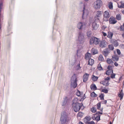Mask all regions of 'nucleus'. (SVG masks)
Wrapping results in <instances>:
<instances>
[{"label": "nucleus", "mask_w": 124, "mask_h": 124, "mask_svg": "<svg viewBox=\"0 0 124 124\" xmlns=\"http://www.w3.org/2000/svg\"><path fill=\"white\" fill-rule=\"evenodd\" d=\"M110 79V77H107L105 79V80H108Z\"/></svg>", "instance_id": "obj_55"}, {"label": "nucleus", "mask_w": 124, "mask_h": 124, "mask_svg": "<svg viewBox=\"0 0 124 124\" xmlns=\"http://www.w3.org/2000/svg\"><path fill=\"white\" fill-rule=\"evenodd\" d=\"M88 124H95V123L93 121H92L88 123Z\"/></svg>", "instance_id": "obj_51"}, {"label": "nucleus", "mask_w": 124, "mask_h": 124, "mask_svg": "<svg viewBox=\"0 0 124 124\" xmlns=\"http://www.w3.org/2000/svg\"><path fill=\"white\" fill-rule=\"evenodd\" d=\"M109 53V50L108 48L105 49L102 52L103 54L106 57L108 55Z\"/></svg>", "instance_id": "obj_12"}, {"label": "nucleus", "mask_w": 124, "mask_h": 124, "mask_svg": "<svg viewBox=\"0 0 124 124\" xmlns=\"http://www.w3.org/2000/svg\"><path fill=\"white\" fill-rule=\"evenodd\" d=\"M107 62L109 64H113L114 63L112 60L109 58H107Z\"/></svg>", "instance_id": "obj_25"}, {"label": "nucleus", "mask_w": 124, "mask_h": 124, "mask_svg": "<svg viewBox=\"0 0 124 124\" xmlns=\"http://www.w3.org/2000/svg\"><path fill=\"white\" fill-rule=\"evenodd\" d=\"M112 59L114 61H117L119 60V58L117 55H113L112 56Z\"/></svg>", "instance_id": "obj_21"}, {"label": "nucleus", "mask_w": 124, "mask_h": 124, "mask_svg": "<svg viewBox=\"0 0 124 124\" xmlns=\"http://www.w3.org/2000/svg\"><path fill=\"white\" fill-rule=\"evenodd\" d=\"M76 95L78 96H80L81 95V92L79 90H77L76 93Z\"/></svg>", "instance_id": "obj_40"}, {"label": "nucleus", "mask_w": 124, "mask_h": 124, "mask_svg": "<svg viewBox=\"0 0 124 124\" xmlns=\"http://www.w3.org/2000/svg\"><path fill=\"white\" fill-rule=\"evenodd\" d=\"M115 74H111V77L112 78H115Z\"/></svg>", "instance_id": "obj_46"}, {"label": "nucleus", "mask_w": 124, "mask_h": 124, "mask_svg": "<svg viewBox=\"0 0 124 124\" xmlns=\"http://www.w3.org/2000/svg\"><path fill=\"white\" fill-rule=\"evenodd\" d=\"M91 53L93 55L95 54L98 53L97 49L95 48H92L91 50Z\"/></svg>", "instance_id": "obj_16"}, {"label": "nucleus", "mask_w": 124, "mask_h": 124, "mask_svg": "<svg viewBox=\"0 0 124 124\" xmlns=\"http://www.w3.org/2000/svg\"><path fill=\"white\" fill-rule=\"evenodd\" d=\"M109 71H110V70H108L106 71V74L108 75H109L111 74V72H109Z\"/></svg>", "instance_id": "obj_50"}, {"label": "nucleus", "mask_w": 124, "mask_h": 124, "mask_svg": "<svg viewBox=\"0 0 124 124\" xmlns=\"http://www.w3.org/2000/svg\"><path fill=\"white\" fill-rule=\"evenodd\" d=\"M94 63V61L93 59H89L88 63V65H89L92 66Z\"/></svg>", "instance_id": "obj_20"}, {"label": "nucleus", "mask_w": 124, "mask_h": 124, "mask_svg": "<svg viewBox=\"0 0 124 124\" xmlns=\"http://www.w3.org/2000/svg\"><path fill=\"white\" fill-rule=\"evenodd\" d=\"M78 99L77 98H75L72 101V107L74 111L76 112L79 111L81 107L83 105L82 103L78 102Z\"/></svg>", "instance_id": "obj_1"}, {"label": "nucleus", "mask_w": 124, "mask_h": 124, "mask_svg": "<svg viewBox=\"0 0 124 124\" xmlns=\"http://www.w3.org/2000/svg\"><path fill=\"white\" fill-rule=\"evenodd\" d=\"M103 2L101 0H97L94 3L93 7L96 9H99L102 6Z\"/></svg>", "instance_id": "obj_4"}, {"label": "nucleus", "mask_w": 124, "mask_h": 124, "mask_svg": "<svg viewBox=\"0 0 124 124\" xmlns=\"http://www.w3.org/2000/svg\"><path fill=\"white\" fill-rule=\"evenodd\" d=\"M122 7L124 8V3L122 4Z\"/></svg>", "instance_id": "obj_63"}, {"label": "nucleus", "mask_w": 124, "mask_h": 124, "mask_svg": "<svg viewBox=\"0 0 124 124\" xmlns=\"http://www.w3.org/2000/svg\"><path fill=\"white\" fill-rule=\"evenodd\" d=\"M3 3L2 2H0V12L1 11V10L2 9L3 7Z\"/></svg>", "instance_id": "obj_45"}, {"label": "nucleus", "mask_w": 124, "mask_h": 124, "mask_svg": "<svg viewBox=\"0 0 124 124\" xmlns=\"http://www.w3.org/2000/svg\"><path fill=\"white\" fill-rule=\"evenodd\" d=\"M116 51L117 52V53L118 55H120L121 54V52L120 50L119 49H116Z\"/></svg>", "instance_id": "obj_49"}, {"label": "nucleus", "mask_w": 124, "mask_h": 124, "mask_svg": "<svg viewBox=\"0 0 124 124\" xmlns=\"http://www.w3.org/2000/svg\"><path fill=\"white\" fill-rule=\"evenodd\" d=\"M79 52L80 50H78L77 51V55L78 56L79 55Z\"/></svg>", "instance_id": "obj_53"}, {"label": "nucleus", "mask_w": 124, "mask_h": 124, "mask_svg": "<svg viewBox=\"0 0 124 124\" xmlns=\"http://www.w3.org/2000/svg\"><path fill=\"white\" fill-rule=\"evenodd\" d=\"M122 90L120 92L119 94H118L119 97L120 98V100L122 99L123 96L124 94L122 92Z\"/></svg>", "instance_id": "obj_28"}, {"label": "nucleus", "mask_w": 124, "mask_h": 124, "mask_svg": "<svg viewBox=\"0 0 124 124\" xmlns=\"http://www.w3.org/2000/svg\"><path fill=\"white\" fill-rule=\"evenodd\" d=\"M112 66L110 65H109L108 67V70H110V71L113 72V70L112 69Z\"/></svg>", "instance_id": "obj_36"}, {"label": "nucleus", "mask_w": 124, "mask_h": 124, "mask_svg": "<svg viewBox=\"0 0 124 124\" xmlns=\"http://www.w3.org/2000/svg\"><path fill=\"white\" fill-rule=\"evenodd\" d=\"M91 56V55L90 53H87L85 54V58L86 59H89Z\"/></svg>", "instance_id": "obj_22"}, {"label": "nucleus", "mask_w": 124, "mask_h": 124, "mask_svg": "<svg viewBox=\"0 0 124 124\" xmlns=\"http://www.w3.org/2000/svg\"><path fill=\"white\" fill-rule=\"evenodd\" d=\"M113 35V33L112 32L109 31L108 32V34L107 37L110 39H111Z\"/></svg>", "instance_id": "obj_23"}, {"label": "nucleus", "mask_w": 124, "mask_h": 124, "mask_svg": "<svg viewBox=\"0 0 124 124\" xmlns=\"http://www.w3.org/2000/svg\"><path fill=\"white\" fill-rule=\"evenodd\" d=\"M87 36L88 38L91 37L92 35V32L91 31H88L87 32Z\"/></svg>", "instance_id": "obj_30"}, {"label": "nucleus", "mask_w": 124, "mask_h": 124, "mask_svg": "<svg viewBox=\"0 0 124 124\" xmlns=\"http://www.w3.org/2000/svg\"><path fill=\"white\" fill-rule=\"evenodd\" d=\"M96 108L93 107L91 109V111L92 112L95 113L96 111Z\"/></svg>", "instance_id": "obj_41"}, {"label": "nucleus", "mask_w": 124, "mask_h": 124, "mask_svg": "<svg viewBox=\"0 0 124 124\" xmlns=\"http://www.w3.org/2000/svg\"><path fill=\"white\" fill-rule=\"evenodd\" d=\"M104 93H101L99 96V97L101 100L104 99Z\"/></svg>", "instance_id": "obj_38"}, {"label": "nucleus", "mask_w": 124, "mask_h": 124, "mask_svg": "<svg viewBox=\"0 0 124 124\" xmlns=\"http://www.w3.org/2000/svg\"><path fill=\"white\" fill-rule=\"evenodd\" d=\"M108 5L109 9L111 10L113 9V3L112 2H109Z\"/></svg>", "instance_id": "obj_26"}, {"label": "nucleus", "mask_w": 124, "mask_h": 124, "mask_svg": "<svg viewBox=\"0 0 124 124\" xmlns=\"http://www.w3.org/2000/svg\"><path fill=\"white\" fill-rule=\"evenodd\" d=\"M122 7V4H121V5L120 6H118V7L119 8H123V7Z\"/></svg>", "instance_id": "obj_61"}, {"label": "nucleus", "mask_w": 124, "mask_h": 124, "mask_svg": "<svg viewBox=\"0 0 124 124\" xmlns=\"http://www.w3.org/2000/svg\"><path fill=\"white\" fill-rule=\"evenodd\" d=\"M67 102V101L66 100H64V101H63V104H62V106L65 105L66 104V103Z\"/></svg>", "instance_id": "obj_47"}, {"label": "nucleus", "mask_w": 124, "mask_h": 124, "mask_svg": "<svg viewBox=\"0 0 124 124\" xmlns=\"http://www.w3.org/2000/svg\"><path fill=\"white\" fill-rule=\"evenodd\" d=\"M92 80L94 81H96L98 78V77L95 76L93 75L92 76Z\"/></svg>", "instance_id": "obj_29"}, {"label": "nucleus", "mask_w": 124, "mask_h": 124, "mask_svg": "<svg viewBox=\"0 0 124 124\" xmlns=\"http://www.w3.org/2000/svg\"><path fill=\"white\" fill-rule=\"evenodd\" d=\"M102 33L104 36H107V34L103 32H102Z\"/></svg>", "instance_id": "obj_54"}, {"label": "nucleus", "mask_w": 124, "mask_h": 124, "mask_svg": "<svg viewBox=\"0 0 124 124\" xmlns=\"http://www.w3.org/2000/svg\"><path fill=\"white\" fill-rule=\"evenodd\" d=\"M79 124H84L81 121H80L79 122Z\"/></svg>", "instance_id": "obj_64"}, {"label": "nucleus", "mask_w": 124, "mask_h": 124, "mask_svg": "<svg viewBox=\"0 0 124 124\" xmlns=\"http://www.w3.org/2000/svg\"><path fill=\"white\" fill-rule=\"evenodd\" d=\"M80 63H79L78 65H77V69L78 70L80 69L81 68V67H80Z\"/></svg>", "instance_id": "obj_52"}, {"label": "nucleus", "mask_w": 124, "mask_h": 124, "mask_svg": "<svg viewBox=\"0 0 124 124\" xmlns=\"http://www.w3.org/2000/svg\"><path fill=\"white\" fill-rule=\"evenodd\" d=\"M116 19L118 20H121V14H118L116 16Z\"/></svg>", "instance_id": "obj_24"}, {"label": "nucleus", "mask_w": 124, "mask_h": 124, "mask_svg": "<svg viewBox=\"0 0 124 124\" xmlns=\"http://www.w3.org/2000/svg\"><path fill=\"white\" fill-rule=\"evenodd\" d=\"M100 41L99 39L94 37H92L90 39L89 42L91 45L94 44L95 45H97L99 44V42Z\"/></svg>", "instance_id": "obj_5"}, {"label": "nucleus", "mask_w": 124, "mask_h": 124, "mask_svg": "<svg viewBox=\"0 0 124 124\" xmlns=\"http://www.w3.org/2000/svg\"><path fill=\"white\" fill-rule=\"evenodd\" d=\"M106 28V26H103L102 27V29H105Z\"/></svg>", "instance_id": "obj_60"}, {"label": "nucleus", "mask_w": 124, "mask_h": 124, "mask_svg": "<svg viewBox=\"0 0 124 124\" xmlns=\"http://www.w3.org/2000/svg\"><path fill=\"white\" fill-rule=\"evenodd\" d=\"M112 42L115 46L116 47L119 44L118 42L116 40L114 39L112 40Z\"/></svg>", "instance_id": "obj_19"}, {"label": "nucleus", "mask_w": 124, "mask_h": 124, "mask_svg": "<svg viewBox=\"0 0 124 124\" xmlns=\"http://www.w3.org/2000/svg\"><path fill=\"white\" fill-rule=\"evenodd\" d=\"M83 116V113L81 112H79L78 114V117H81Z\"/></svg>", "instance_id": "obj_43"}, {"label": "nucleus", "mask_w": 124, "mask_h": 124, "mask_svg": "<svg viewBox=\"0 0 124 124\" xmlns=\"http://www.w3.org/2000/svg\"><path fill=\"white\" fill-rule=\"evenodd\" d=\"M114 64L115 66H117L118 65V63L116 62H115Z\"/></svg>", "instance_id": "obj_56"}, {"label": "nucleus", "mask_w": 124, "mask_h": 124, "mask_svg": "<svg viewBox=\"0 0 124 124\" xmlns=\"http://www.w3.org/2000/svg\"><path fill=\"white\" fill-rule=\"evenodd\" d=\"M86 97L84 96L83 97V99L82 98H81V99H80V101H83L85 99V98Z\"/></svg>", "instance_id": "obj_57"}, {"label": "nucleus", "mask_w": 124, "mask_h": 124, "mask_svg": "<svg viewBox=\"0 0 124 124\" xmlns=\"http://www.w3.org/2000/svg\"><path fill=\"white\" fill-rule=\"evenodd\" d=\"M101 84H102L103 85L106 86H108L109 84V83L108 81H107L105 80L102 81L101 82Z\"/></svg>", "instance_id": "obj_17"}, {"label": "nucleus", "mask_w": 124, "mask_h": 124, "mask_svg": "<svg viewBox=\"0 0 124 124\" xmlns=\"http://www.w3.org/2000/svg\"><path fill=\"white\" fill-rule=\"evenodd\" d=\"M85 25V23L80 22L78 23L77 27L79 29L81 30L82 29L83 27Z\"/></svg>", "instance_id": "obj_10"}, {"label": "nucleus", "mask_w": 124, "mask_h": 124, "mask_svg": "<svg viewBox=\"0 0 124 124\" xmlns=\"http://www.w3.org/2000/svg\"><path fill=\"white\" fill-rule=\"evenodd\" d=\"M107 102V101L106 100H104V101H103L102 103L106 104Z\"/></svg>", "instance_id": "obj_59"}, {"label": "nucleus", "mask_w": 124, "mask_h": 124, "mask_svg": "<svg viewBox=\"0 0 124 124\" xmlns=\"http://www.w3.org/2000/svg\"><path fill=\"white\" fill-rule=\"evenodd\" d=\"M85 39L84 34L81 32H79L78 38V43L80 44L83 45L85 41Z\"/></svg>", "instance_id": "obj_3"}, {"label": "nucleus", "mask_w": 124, "mask_h": 124, "mask_svg": "<svg viewBox=\"0 0 124 124\" xmlns=\"http://www.w3.org/2000/svg\"><path fill=\"white\" fill-rule=\"evenodd\" d=\"M108 90H107V89H103L101 91V92H102L104 93H108Z\"/></svg>", "instance_id": "obj_42"}, {"label": "nucleus", "mask_w": 124, "mask_h": 124, "mask_svg": "<svg viewBox=\"0 0 124 124\" xmlns=\"http://www.w3.org/2000/svg\"><path fill=\"white\" fill-rule=\"evenodd\" d=\"M122 78V77H120V78H119V82H118V83H119L120 82V81L121 80V79Z\"/></svg>", "instance_id": "obj_62"}, {"label": "nucleus", "mask_w": 124, "mask_h": 124, "mask_svg": "<svg viewBox=\"0 0 124 124\" xmlns=\"http://www.w3.org/2000/svg\"><path fill=\"white\" fill-rule=\"evenodd\" d=\"M89 21L91 23H92L93 21V17H90L89 19Z\"/></svg>", "instance_id": "obj_48"}, {"label": "nucleus", "mask_w": 124, "mask_h": 124, "mask_svg": "<svg viewBox=\"0 0 124 124\" xmlns=\"http://www.w3.org/2000/svg\"><path fill=\"white\" fill-rule=\"evenodd\" d=\"M120 47L122 48L123 49H124V45L121 44L120 45Z\"/></svg>", "instance_id": "obj_58"}, {"label": "nucleus", "mask_w": 124, "mask_h": 124, "mask_svg": "<svg viewBox=\"0 0 124 124\" xmlns=\"http://www.w3.org/2000/svg\"><path fill=\"white\" fill-rule=\"evenodd\" d=\"M101 11H98L97 12L96 15L95 16L98 17H100V16L101 15Z\"/></svg>", "instance_id": "obj_34"}, {"label": "nucleus", "mask_w": 124, "mask_h": 124, "mask_svg": "<svg viewBox=\"0 0 124 124\" xmlns=\"http://www.w3.org/2000/svg\"><path fill=\"white\" fill-rule=\"evenodd\" d=\"M108 47L109 49L111 50H112L114 49V47L113 45H109L108 46Z\"/></svg>", "instance_id": "obj_37"}, {"label": "nucleus", "mask_w": 124, "mask_h": 124, "mask_svg": "<svg viewBox=\"0 0 124 124\" xmlns=\"http://www.w3.org/2000/svg\"><path fill=\"white\" fill-rule=\"evenodd\" d=\"M99 26L96 22H94L92 24V27L93 30H96Z\"/></svg>", "instance_id": "obj_15"}, {"label": "nucleus", "mask_w": 124, "mask_h": 124, "mask_svg": "<svg viewBox=\"0 0 124 124\" xmlns=\"http://www.w3.org/2000/svg\"><path fill=\"white\" fill-rule=\"evenodd\" d=\"M101 107V104L100 103H98L97 105V108L98 109H100Z\"/></svg>", "instance_id": "obj_44"}, {"label": "nucleus", "mask_w": 124, "mask_h": 124, "mask_svg": "<svg viewBox=\"0 0 124 124\" xmlns=\"http://www.w3.org/2000/svg\"><path fill=\"white\" fill-rule=\"evenodd\" d=\"M97 68L99 70H103L101 66V64L100 63H99L98 65L97 66Z\"/></svg>", "instance_id": "obj_35"}, {"label": "nucleus", "mask_w": 124, "mask_h": 124, "mask_svg": "<svg viewBox=\"0 0 124 124\" xmlns=\"http://www.w3.org/2000/svg\"><path fill=\"white\" fill-rule=\"evenodd\" d=\"M77 78L75 77L74 78L73 80L71 82V85L72 87L74 88H75L77 87Z\"/></svg>", "instance_id": "obj_9"}, {"label": "nucleus", "mask_w": 124, "mask_h": 124, "mask_svg": "<svg viewBox=\"0 0 124 124\" xmlns=\"http://www.w3.org/2000/svg\"><path fill=\"white\" fill-rule=\"evenodd\" d=\"M100 17L95 16L94 17V22H99L100 21Z\"/></svg>", "instance_id": "obj_31"}, {"label": "nucleus", "mask_w": 124, "mask_h": 124, "mask_svg": "<svg viewBox=\"0 0 124 124\" xmlns=\"http://www.w3.org/2000/svg\"><path fill=\"white\" fill-rule=\"evenodd\" d=\"M104 18H108L110 16L109 12L108 11H105L104 13Z\"/></svg>", "instance_id": "obj_14"}, {"label": "nucleus", "mask_w": 124, "mask_h": 124, "mask_svg": "<svg viewBox=\"0 0 124 124\" xmlns=\"http://www.w3.org/2000/svg\"><path fill=\"white\" fill-rule=\"evenodd\" d=\"M99 60L100 61H103L104 60V59L103 57V56L102 54H100L99 57Z\"/></svg>", "instance_id": "obj_32"}, {"label": "nucleus", "mask_w": 124, "mask_h": 124, "mask_svg": "<svg viewBox=\"0 0 124 124\" xmlns=\"http://www.w3.org/2000/svg\"><path fill=\"white\" fill-rule=\"evenodd\" d=\"M102 110H101L102 112ZM102 112H97L94 115V116L93 117V120H94L93 118H94L98 122L100 120V115H99L100 114H102Z\"/></svg>", "instance_id": "obj_6"}, {"label": "nucleus", "mask_w": 124, "mask_h": 124, "mask_svg": "<svg viewBox=\"0 0 124 124\" xmlns=\"http://www.w3.org/2000/svg\"><path fill=\"white\" fill-rule=\"evenodd\" d=\"M90 88L91 89L93 90H96L97 89V87L95 85L93 84L90 86Z\"/></svg>", "instance_id": "obj_27"}, {"label": "nucleus", "mask_w": 124, "mask_h": 124, "mask_svg": "<svg viewBox=\"0 0 124 124\" xmlns=\"http://www.w3.org/2000/svg\"><path fill=\"white\" fill-rule=\"evenodd\" d=\"M89 76V74L86 73L84 75L83 77V80L84 82H85L87 80Z\"/></svg>", "instance_id": "obj_13"}, {"label": "nucleus", "mask_w": 124, "mask_h": 124, "mask_svg": "<svg viewBox=\"0 0 124 124\" xmlns=\"http://www.w3.org/2000/svg\"><path fill=\"white\" fill-rule=\"evenodd\" d=\"M88 15V11L85 9V7H84V9L83 11V14L82 15V18L84 19L85 17H86Z\"/></svg>", "instance_id": "obj_8"}, {"label": "nucleus", "mask_w": 124, "mask_h": 124, "mask_svg": "<svg viewBox=\"0 0 124 124\" xmlns=\"http://www.w3.org/2000/svg\"><path fill=\"white\" fill-rule=\"evenodd\" d=\"M97 96V94H96L94 92H92L91 94V96L92 97H96Z\"/></svg>", "instance_id": "obj_33"}, {"label": "nucleus", "mask_w": 124, "mask_h": 124, "mask_svg": "<svg viewBox=\"0 0 124 124\" xmlns=\"http://www.w3.org/2000/svg\"><path fill=\"white\" fill-rule=\"evenodd\" d=\"M117 22L115 18L113 16L111 17L109 19V22L110 24H114L116 23Z\"/></svg>", "instance_id": "obj_11"}, {"label": "nucleus", "mask_w": 124, "mask_h": 124, "mask_svg": "<svg viewBox=\"0 0 124 124\" xmlns=\"http://www.w3.org/2000/svg\"><path fill=\"white\" fill-rule=\"evenodd\" d=\"M120 30L121 31H124V22L123 25L121 26L120 27Z\"/></svg>", "instance_id": "obj_39"}, {"label": "nucleus", "mask_w": 124, "mask_h": 124, "mask_svg": "<svg viewBox=\"0 0 124 124\" xmlns=\"http://www.w3.org/2000/svg\"><path fill=\"white\" fill-rule=\"evenodd\" d=\"M60 121L62 124H65L68 121V114L66 112L63 111L62 113Z\"/></svg>", "instance_id": "obj_2"}, {"label": "nucleus", "mask_w": 124, "mask_h": 124, "mask_svg": "<svg viewBox=\"0 0 124 124\" xmlns=\"http://www.w3.org/2000/svg\"><path fill=\"white\" fill-rule=\"evenodd\" d=\"M91 119L90 116H86L85 118L84 119V120L85 123H87L88 122V121H90Z\"/></svg>", "instance_id": "obj_18"}, {"label": "nucleus", "mask_w": 124, "mask_h": 124, "mask_svg": "<svg viewBox=\"0 0 124 124\" xmlns=\"http://www.w3.org/2000/svg\"><path fill=\"white\" fill-rule=\"evenodd\" d=\"M99 43V46L102 48H104L106 47V42H105V41L103 40H101Z\"/></svg>", "instance_id": "obj_7"}]
</instances>
